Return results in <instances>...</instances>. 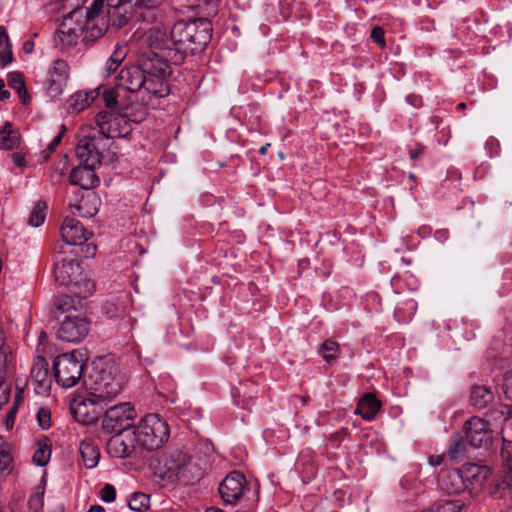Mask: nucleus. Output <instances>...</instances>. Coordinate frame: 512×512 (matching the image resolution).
Returning a JSON list of instances; mask_svg holds the SVG:
<instances>
[{
    "instance_id": "obj_56",
    "label": "nucleus",
    "mask_w": 512,
    "mask_h": 512,
    "mask_svg": "<svg viewBox=\"0 0 512 512\" xmlns=\"http://www.w3.org/2000/svg\"><path fill=\"white\" fill-rule=\"evenodd\" d=\"M423 151H424V146H422V145H417L415 148L410 149V151H409L410 159H412V160L418 159L423 154Z\"/></svg>"
},
{
    "instance_id": "obj_19",
    "label": "nucleus",
    "mask_w": 512,
    "mask_h": 512,
    "mask_svg": "<svg viewBox=\"0 0 512 512\" xmlns=\"http://www.w3.org/2000/svg\"><path fill=\"white\" fill-rule=\"evenodd\" d=\"M503 468L502 479L497 482L492 494L496 498L512 496V453L508 448L502 449Z\"/></svg>"
},
{
    "instance_id": "obj_62",
    "label": "nucleus",
    "mask_w": 512,
    "mask_h": 512,
    "mask_svg": "<svg viewBox=\"0 0 512 512\" xmlns=\"http://www.w3.org/2000/svg\"><path fill=\"white\" fill-rule=\"evenodd\" d=\"M4 87H5L4 81L2 79H0V100H6L10 96L9 91L5 90Z\"/></svg>"
},
{
    "instance_id": "obj_6",
    "label": "nucleus",
    "mask_w": 512,
    "mask_h": 512,
    "mask_svg": "<svg viewBox=\"0 0 512 512\" xmlns=\"http://www.w3.org/2000/svg\"><path fill=\"white\" fill-rule=\"evenodd\" d=\"M134 430L139 447L148 451L162 447L170 436L168 423L155 413L144 416Z\"/></svg>"
},
{
    "instance_id": "obj_59",
    "label": "nucleus",
    "mask_w": 512,
    "mask_h": 512,
    "mask_svg": "<svg viewBox=\"0 0 512 512\" xmlns=\"http://www.w3.org/2000/svg\"><path fill=\"white\" fill-rule=\"evenodd\" d=\"M12 160H13V163L18 167H22L25 165L24 156L20 153H13Z\"/></svg>"
},
{
    "instance_id": "obj_61",
    "label": "nucleus",
    "mask_w": 512,
    "mask_h": 512,
    "mask_svg": "<svg viewBox=\"0 0 512 512\" xmlns=\"http://www.w3.org/2000/svg\"><path fill=\"white\" fill-rule=\"evenodd\" d=\"M444 460V455H432L429 457V462L433 466H439Z\"/></svg>"
},
{
    "instance_id": "obj_63",
    "label": "nucleus",
    "mask_w": 512,
    "mask_h": 512,
    "mask_svg": "<svg viewBox=\"0 0 512 512\" xmlns=\"http://www.w3.org/2000/svg\"><path fill=\"white\" fill-rule=\"evenodd\" d=\"M502 390L506 399L510 400L512 404V386H502Z\"/></svg>"
},
{
    "instance_id": "obj_4",
    "label": "nucleus",
    "mask_w": 512,
    "mask_h": 512,
    "mask_svg": "<svg viewBox=\"0 0 512 512\" xmlns=\"http://www.w3.org/2000/svg\"><path fill=\"white\" fill-rule=\"evenodd\" d=\"M125 0H105L104 5L92 13V5L87 9V23L92 30V38H99L109 27L116 29L125 26L130 19Z\"/></svg>"
},
{
    "instance_id": "obj_60",
    "label": "nucleus",
    "mask_w": 512,
    "mask_h": 512,
    "mask_svg": "<svg viewBox=\"0 0 512 512\" xmlns=\"http://www.w3.org/2000/svg\"><path fill=\"white\" fill-rule=\"evenodd\" d=\"M449 233L446 229L437 230L435 233V238L440 242H444L448 239Z\"/></svg>"
},
{
    "instance_id": "obj_27",
    "label": "nucleus",
    "mask_w": 512,
    "mask_h": 512,
    "mask_svg": "<svg viewBox=\"0 0 512 512\" xmlns=\"http://www.w3.org/2000/svg\"><path fill=\"white\" fill-rule=\"evenodd\" d=\"M68 64L62 60L57 59L53 62V66L50 70L49 89L56 93L60 92L62 86L68 79Z\"/></svg>"
},
{
    "instance_id": "obj_35",
    "label": "nucleus",
    "mask_w": 512,
    "mask_h": 512,
    "mask_svg": "<svg viewBox=\"0 0 512 512\" xmlns=\"http://www.w3.org/2000/svg\"><path fill=\"white\" fill-rule=\"evenodd\" d=\"M84 4L85 0H61V8L64 13L63 15L74 16L77 19L84 18Z\"/></svg>"
},
{
    "instance_id": "obj_39",
    "label": "nucleus",
    "mask_w": 512,
    "mask_h": 512,
    "mask_svg": "<svg viewBox=\"0 0 512 512\" xmlns=\"http://www.w3.org/2000/svg\"><path fill=\"white\" fill-rule=\"evenodd\" d=\"M128 506L136 512H145L150 507V496L142 492H135L131 495Z\"/></svg>"
},
{
    "instance_id": "obj_52",
    "label": "nucleus",
    "mask_w": 512,
    "mask_h": 512,
    "mask_svg": "<svg viewBox=\"0 0 512 512\" xmlns=\"http://www.w3.org/2000/svg\"><path fill=\"white\" fill-rule=\"evenodd\" d=\"M509 429H512V419H507L502 428L503 442L512 443V435L509 434Z\"/></svg>"
},
{
    "instance_id": "obj_53",
    "label": "nucleus",
    "mask_w": 512,
    "mask_h": 512,
    "mask_svg": "<svg viewBox=\"0 0 512 512\" xmlns=\"http://www.w3.org/2000/svg\"><path fill=\"white\" fill-rule=\"evenodd\" d=\"M10 393L9 386H0V408L8 401Z\"/></svg>"
},
{
    "instance_id": "obj_25",
    "label": "nucleus",
    "mask_w": 512,
    "mask_h": 512,
    "mask_svg": "<svg viewBox=\"0 0 512 512\" xmlns=\"http://www.w3.org/2000/svg\"><path fill=\"white\" fill-rule=\"evenodd\" d=\"M439 486L447 494H459L466 490L461 470L455 469L442 474Z\"/></svg>"
},
{
    "instance_id": "obj_28",
    "label": "nucleus",
    "mask_w": 512,
    "mask_h": 512,
    "mask_svg": "<svg viewBox=\"0 0 512 512\" xmlns=\"http://www.w3.org/2000/svg\"><path fill=\"white\" fill-rule=\"evenodd\" d=\"M99 96V88L90 91H78L70 96L68 107L73 112L79 113L86 109Z\"/></svg>"
},
{
    "instance_id": "obj_54",
    "label": "nucleus",
    "mask_w": 512,
    "mask_h": 512,
    "mask_svg": "<svg viewBox=\"0 0 512 512\" xmlns=\"http://www.w3.org/2000/svg\"><path fill=\"white\" fill-rule=\"evenodd\" d=\"M43 495H44V492L32 496L29 500L30 506L34 509L41 507L43 504Z\"/></svg>"
},
{
    "instance_id": "obj_26",
    "label": "nucleus",
    "mask_w": 512,
    "mask_h": 512,
    "mask_svg": "<svg viewBox=\"0 0 512 512\" xmlns=\"http://www.w3.org/2000/svg\"><path fill=\"white\" fill-rule=\"evenodd\" d=\"M130 299L127 293L113 296L103 304V312L108 318H118L126 313Z\"/></svg>"
},
{
    "instance_id": "obj_32",
    "label": "nucleus",
    "mask_w": 512,
    "mask_h": 512,
    "mask_svg": "<svg viewBox=\"0 0 512 512\" xmlns=\"http://www.w3.org/2000/svg\"><path fill=\"white\" fill-rule=\"evenodd\" d=\"M20 144V134L13 130L9 122H6L0 130V149L12 150L18 148Z\"/></svg>"
},
{
    "instance_id": "obj_47",
    "label": "nucleus",
    "mask_w": 512,
    "mask_h": 512,
    "mask_svg": "<svg viewBox=\"0 0 512 512\" xmlns=\"http://www.w3.org/2000/svg\"><path fill=\"white\" fill-rule=\"evenodd\" d=\"M37 418L40 426L43 429H47L50 427V411L45 408H40L37 414Z\"/></svg>"
},
{
    "instance_id": "obj_9",
    "label": "nucleus",
    "mask_w": 512,
    "mask_h": 512,
    "mask_svg": "<svg viewBox=\"0 0 512 512\" xmlns=\"http://www.w3.org/2000/svg\"><path fill=\"white\" fill-rule=\"evenodd\" d=\"M135 417L136 411L131 403H119L106 410L102 419V427L108 433L126 431L129 430Z\"/></svg>"
},
{
    "instance_id": "obj_37",
    "label": "nucleus",
    "mask_w": 512,
    "mask_h": 512,
    "mask_svg": "<svg viewBox=\"0 0 512 512\" xmlns=\"http://www.w3.org/2000/svg\"><path fill=\"white\" fill-rule=\"evenodd\" d=\"M12 462L13 457L9 445L0 437V473L6 475L10 474L13 469Z\"/></svg>"
},
{
    "instance_id": "obj_42",
    "label": "nucleus",
    "mask_w": 512,
    "mask_h": 512,
    "mask_svg": "<svg viewBox=\"0 0 512 512\" xmlns=\"http://www.w3.org/2000/svg\"><path fill=\"white\" fill-rule=\"evenodd\" d=\"M11 354V349L4 342L3 331L0 328V384L4 383V373L6 370L7 357Z\"/></svg>"
},
{
    "instance_id": "obj_21",
    "label": "nucleus",
    "mask_w": 512,
    "mask_h": 512,
    "mask_svg": "<svg viewBox=\"0 0 512 512\" xmlns=\"http://www.w3.org/2000/svg\"><path fill=\"white\" fill-rule=\"evenodd\" d=\"M97 167H87L79 165L72 169L70 173V182L83 189H92L99 183V178L95 173Z\"/></svg>"
},
{
    "instance_id": "obj_23",
    "label": "nucleus",
    "mask_w": 512,
    "mask_h": 512,
    "mask_svg": "<svg viewBox=\"0 0 512 512\" xmlns=\"http://www.w3.org/2000/svg\"><path fill=\"white\" fill-rule=\"evenodd\" d=\"M497 370L494 380L501 379L503 382L512 384V357H496L488 361L484 366V371L493 373Z\"/></svg>"
},
{
    "instance_id": "obj_51",
    "label": "nucleus",
    "mask_w": 512,
    "mask_h": 512,
    "mask_svg": "<svg viewBox=\"0 0 512 512\" xmlns=\"http://www.w3.org/2000/svg\"><path fill=\"white\" fill-rule=\"evenodd\" d=\"M46 342H47V334L44 331H41L38 337V346L36 348V352L38 355H43L46 353Z\"/></svg>"
},
{
    "instance_id": "obj_58",
    "label": "nucleus",
    "mask_w": 512,
    "mask_h": 512,
    "mask_svg": "<svg viewBox=\"0 0 512 512\" xmlns=\"http://www.w3.org/2000/svg\"><path fill=\"white\" fill-rule=\"evenodd\" d=\"M16 411H17L16 406H13L11 408L10 412L8 413L7 419H6L7 427H12L14 425Z\"/></svg>"
},
{
    "instance_id": "obj_16",
    "label": "nucleus",
    "mask_w": 512,
    "mask_h": 512,
    "mask_svg": "<svg viewBox=\"0 0 512 512\" xmlns=\"http://www.w3.org/2000/svg\"><path fill=\"white\" fill-rule=\"evenodd\" d=\"M460 470L466 490H469L471 493H478L490 475V470L487 467L477 464L464 465Z\"/></svg>"
},
{
    "instance_id": "obj_14",
    "label": "nucleus",
    "mask_w": 512,
    "mask_h": 512,
    "mask_svg": "<svg viewBox=\"0 0 512 512\" xmlns=\"http://www.w3.org/2000/svg\"><path fill=\"white\" fill-rule=\"evenodd\" d=\"M90 330L88 320L83 316H67L61 323L57 335L66 342H80Z\"/></svg>"
},
{
    "instance_id": "obj_57",
    "label": "nucleus",
    "mask_w": 512,
    "mask_h": 512,
    "mask_svg": "<svg viewBox=\"0 0 512 512\" xmlns=\"http://www.w3.org/2000/svg\"><path fill=\"white\" fill-rule=\"evenodd\" d=\"M1 63L3 66L12 62V52L10 50L3 51L0 55Z\"/></svg>"
},
{
    "instance_id": "obj_15",
    "label": "nucleus",
    "mask_w": 512,
    "mask_h": 512,
    "mask_svg": "<svg viewBox=\"0 0 512 512\" xmlns=\"http://www.w3.org/2000/svg\"><path fill=\"white\" fill-rule=\"evenodd\" d=\"M245 486V476L233 471L220 483L219 494L225 503L235 504L243 496Z\"/></svg>"
},
{
    "instance_id": "obj_13",
    "label": "nucleus",
    "mask_w": 512,
    "mask_h": 512,
    "mask_svg": "<svg viewBox=\"0 0 512 512\" xmlns=\"http://www.w3.org/2000/svg\"><path fill=\"white\" fill-rule=\"evenodd\" d=\"M137 447L139 444L134 429L116 432L106 444L108 454L115 458L130 457Z\"/></svg>"
},
{
    "instance_id": "obj_43",
    "label": "nucleus",
    "mask_w": 512,
    "mask_h": 512,
    "mask_svg": "<svg viewBox=\"0 0 512 512\" xmlns=\"http://www.w3.org/2000/svg\"><path fill=\"white\" fill-rule=\"evenodd\" d=\"M433 506L436 512H459L462 508V504L458 500H439Z\"/></svg>"
},
{
    "instance_id": "obj_33",
    "label": "nucleus",
    "mask_w": 512,
    "mask_h": 512,
    "mask_svg": "<svg viewBox=\"0 0 512 512\" xmlns=\"http://www.w3.org/2000/svg\"><path fill=\"white\" fill-rule=\"evenodd\" d=\"M37 449L33 455V461L38 466H45L51 456V441L48 437L42 436L36 441Z\"/></svg>"
},
{
    "instance_id": "obj_48",
    "label": "nucleus",
    "mask_w": 512,
    "mask_h": 512,
    "mask_svg": "<svg viewBox=\"0 0 512 512\" xmlns=\"http://www.w3.org/2000/svg\"><path fill=\"white\" fill-rule=\"evenodd\" d=\"M165 0H135L133 7H143L146 9H154L160 6Z\"/></svg>"
},
{
    "instance_id": "obj_18",
    "label": "nucleus",
    "mask_w": 512,
    "mask_h": 512,
    "mask_svg": "<svg viewBox=\"0 0 512 512\" xmlns=\"http://www.w3.org/2000/svg\"><path fill=\"white\" fill-rule=\"evenodd\" d=\"M93 375L91 379L95 384L103 382L104 384H110L113 381H117L119 369L116 362L112 358L101 357L93 361Z\"/></svg>"
},
{
    "instance_id": "obj_45",
    "label": "nucleus",
    "mask_w": 512,
    "mask_h": 512,
    "mask_svg": "<svg viewBox=\"0 0 512 512\" xmlns=\"http://www.w3.org/2000/svg\"><path fill=\"white\" fill-rule=\"evenodd\" d=\"M119 93L113 89H105L103 92V100L108 108H114L117 105Z\"/></svg>"
},
{
    "instance_id": "obj_30",
    "label": "nucleus",
    "mask_w": 512,
    "mask_h": 512,
    "mask_svg": "<svg viewBox=\"0 0 512 512\" xmlns=\"http://www.w3.org/2000/svg\"><path fill=\"white\" fill-rule=\"evenodd\" d=\"M54 374H50L48 363L43 355H37L35 362L31 368L30 379L33 384H45L46 381L51 383Z\"/></svg>"
},
{
    "instance_id": "obj_34",
    "label": "nucleus",
    "mask_w": 512,
    "mask_h": 512,
    "mask_svg": "<svg viewBox=\"0 0 512 512\" xmlns=\"http://www.w3.org/2000/svg\"><path fill=\"white\" fill-rule=\"evenodd\" d=\"M467 443L468 442L465 441L461 435H453L449 443L447 456L451 460H458L463 458L467 453Z\"/></svg>"
},
{
    "instance_id": "obj_20",
    "label": "nucleus",
    "mask_w": 512,
    "mask_h": 512,
    "mask_svg": "<svg viewBox=\"0 0 512 512\" xmlns=\"http://www.w3.org/2000/svg\"><path fill=\"white\" fill-rule=\"evenodd\" d=\"M76 156L80 164L87 167H99L101 164V156L98 152L95 142L91 138L81 139L76 146Z\"/></svg>"
},
{
    "instance_id": "obj_12",
    "label": "nucleus",
    "mask_w": 512,
    "mask_h": 512,
    "mask_svg": "<svg viewBox=\"0 0 512 512\" xmlns=\"http://www.w3.org/2000/svg\"><path fill=\"white\" fill-rule=\"evenodd\" d=\"M86 30L87 34L92 37V30L87 23V10L84 18L77 19L74 16L63 15V19L58 26V35L60 41L64 45H73L77 42L81 34Z\"/></svg>"
},
{
    "instance_id": "obj_64",
    "label": "nucleus",
    "mask_w": 512,
    "mask_h": 512,
    "mask_svg": "<svg viewBox=\"0 0 512 512\" xmlns=\"http://www.w3.org/2000/svg\"><path fill=\"white\" fill-rule=\"evenodd\" d=\"M87 512H106L105 509L100 505H93Z\"/></svg>"
},
{
    "instance_id": "obj_17",
    "label": "nucleus",
    "mask_w": 512,
    "mask_h": 512,
    "mask_svg": "<svg viewBox=\"0 0 512 512\" xmlns=\"http://www.w3.org/2000/svg\"><path fill=\"white\" fill-rule=\"evenodd\" d=\"M61 237L69 245H81L89 239L90 233L79 220L67 217L61 227Z\"/></svg>"
},
{
    "instance_id": "obj_10",
    "label": "nucleus",
    "mask_w": 512,
    "mask_h": 512,
    "mask_svg": "<svg viewBox=\"0 0 512 512\" xmlns=\"http://www.w3.org/2000/svg\"><path fill=\"white\" fill-rule=\"evenodd\" d=\"M465 440L474 448H488L494 438L490 423L483 418L473 416L463 426Z\"/></svg>"
},
{
    "instance_id": "obj_22",
    "label": "nucleus",
    "mask_w": 512,
    "mask_h": 512,
    "mask_svg": "<svg viewBox=\"0 0 512 512\" xmlns=\"http://www.w3.org/2000/svg\"><path fill=\"white\" fill-rule=\"evenodd\" d=\"M171 73H147V77H145V86H143V90H145L149 95L161 98L165 97L169 94V87L166 82V77Z\"/></svg>"
},
{
    "instance_id": "obj_41",
    "label": "nucleus",
    "mask_w": 512,
    "mask_h": 512,
    "mask_svg": "<svg viewBox=\"0 0 512 512\" xmlns=\"http://www.w3.org/2000/svg\"><path fill=\"white\" fill-rule=\"evenodd\" d=\"M124 110L125 113H127L129 122L132 121L135 123H140L146 118L147 115L146 107L141 104L127 106Z\"/></svg>"
},
{
    "instance_id": "obj_31",
    "label": "nucleus",
    "mask_w": 512,
    "mask_h": 512,
    "mask_svg": "<svg viewBox=\"0 0 512 512\" xmlns=\"http://www.w3.org/2000/svg\"><path fill=\"white\" fill-rule=\"evenodd\" d=\"M80 454L86 468H94L100 459L98 446L90 439H84L80 442Z\"/></svg>"
},
{
    "instance_id": "obj_40",
    "label": "nucleus",
    "mask_w": 512,
    "mask_h": 512,
    "mask_svg": "<svg viewBox=\"0 0 512 512\" xmlns=\"http://www.w3.org/2000/svg\"><path fill=\"white\" fill-rule=\"evenodd\" d=\"M47 205L45 202H38L32 209L28 224L32 227H38L45 221Z\"/></svg>"
},
{
    "instance_id": "obj_2",
    "label": "nucleus",
    "mask_w": 512,
    "mask_h": 512,
    "mask_svg": "<svg viewBox=\"0 0 512 512\" xmlns=\"http://www.w3.org/2000/svg\"><path fill=\"white\" fill-rule=\"evenodd\" d=\"M155 476L159 479L182 485H192L203 476V470L187 451L179 448L169 450L163 464L156 468Z\"/></svg>"
},
{
    "instance_id": "obj_55",
    "label": "nucleus",
    "mask_w": 512,
    "mask_h": 512,
    "mask_svg": "<svg viewBox=\"0 0 512 512\" xmlns=\"http://www.w3.org/2000/svg\"><path fill=\"white\" fill-rule=\"evenodd\" d=\"M65 127L62 126V130L54 137L48 146L50 152L55 151L56 147L60 144Z\"/></svg>"
},
{
    "instance_id": "obj_24",
    "label": "nucleus",
    "mask_w": 512,
    "mask_h": 512,
    "mask_svg": "<svg viewBox=\"0 0 512 512\" xmlns=\"http://www.w3.org/2000/svg\"><path fill=\"white\" fill-rule=\"evenodd\" d=\"M382 407L381 401L374 393H365L357 403L355 414L360 415L364 420H373Z\"/></svg>"
},
{
    "instance_id": "obj_5",
    "label": "nucleus",
    "mask_w": 512,
    "mask_h": 512,
    "mask_svg": "<svg viewBox=\"0 0 512 512\" xmlns=\"http://www.w3.org/2000/svg\"><path fill=\"white\" fill-rule=\"evenodd\" d=\"M108 386H90L84 395H77L70 401V410L75 420L87 425L97 418L96 405H107L118 394V390H107Z\"/></svg>"
},
{
    "instance_id": "obj_38",
    "label": "nucleus",
    "mask_w": 512,
    "mask_h": 512,
    "mask_svg": "<svg viewBox=\"0 0 512 512\" xmlns=\"http://www.w3.org/2000/svg\"><path fill=\"white\" fill-rule=\"evenodd\" d=\"M8 85L10 88L14 89L21 101L26 104L27 101L29 100V95L27 93V90H26V87H25V84H24V81H23V78L21 76V74L19 73H10L8 75Z\"/></svg>"
},
{
    "instance_id": "obj_49",
    "label": "nucleus",
    "mask_w": 512,
    "mask_h": 512,
    "mask_svg": "<svg viewBox=\"0 0 512 512\" xmlns=\"http://www.w3.org/2000/svg\"><path fill=\"white\" fill-rule=\"evenodd\" d=\"M122 61V58L114 53L109 60L107 61L106 70L108 74H111L116 71V69L119 67L120 63Z\"/></svg>"
},
{
    "instance_id": "obj_8",
    "label": "nucleus",
    "mask_w": 512,
    "mask_h": 512,
    "mask_svg": "<svg viewBox=\"0 0 512 512\" xmlns=\"http://www.w3.org/2000/svg\"><path fill=\"white\" fill-rule=\"evenodd\" d=\"M84 369L83 354L74 350L56 357L53 363L57 384H78Z\"/></svg>"
},
{
    "instance_id": "obj_29",
    "label": "nucleus",
    "mask_w": 512,
    "mask_h": 512,
    "mask_svg": "<svg viewBox=\"0 0 512 512\" xmlns=\"http://www.w3.org/2000/svg\"><path fill=\"white\" fill-rule=\"evenodd\" d=\"M495 401V392L489 386H473L470 402L477 409L486 408Z\"/></svg>"
},
{
    "instance_id": "obj_46",
    "label": "nucleus",
    "mask_w": 512,
    "mask_h": 512,
    "mask_svg": "<svg viewBox=\"0 0 512 512\" xmlns=\"http://www.w3.org/2000/svg\"><path fill=\"white\" fill-rule=\"evenodd\" d=\"M100 497L104 502H113L116 498L115 487L111 484H106L100 492Z\"/></svg>"
},
{
    "instance_id": "obj_7",
    "label": "nucleus",
    "mask_w": 512,
    "mask_h": 512,
    "mask_svg": "<svg viewBox=\"0 0 512 512\" xmlns=\"http://www.w3.org/2000/svg\"><path fill=\"white\" fill-rule=\"evenodd\" d=\"M53 274L60 285L69 287L73 293L83 298L88 297L94 291V284L89 280L83 283L84 289L82 290L79 283L81 268L79 263L73 259L57 261L53 267Z\"/></svg>"
},
{
    "instance_id": "obj_36",
    "label": "nucleus",
    "mask_w": 512,
    "mask_h": 512,
    "mask_svg": "<svg viewBox=\"0 0 512 512\" xmlns=\"http://www.w3.org/2000/svg\"><path fill=\"white\" fill-rule=\"evenodd\" d=\"M319 354L326 363L332 364L339 356V344L333 339H328L321 345Z\"/></svg>"
},
{
    "instance_id": "obj_1",
    "label": "nucleus",
    "mask_w": 512,
    "mask_h": 512,
    "mask_svg": "<svg viewBox=\"0 0 512 512\" xmlns=\"http://www.w3.org/2000/svg\"><path fill=\"white\" fill-rule=\"evenodd\" d=\"M212 25L206 18L178 21L170 30L162 24L151 26L145 43L169 67L180 65L188 52L206 46L211 39Z\"/></svg>"
},
{
    "instance_id": "obj_11",
    "label": "nucleus",
    "mask_w": 512,
    "mask_h": 512,
    "mask_svg": "<svg viewBox=\"0 0 512 512\" xmlns=\"http://www.w3.org/2000/svg\"><path fill=\"white\" fill-rule=\"evenodd\" d=\"M96 124L100 133L107 138L125 137L131 131L130 122L125 112L124 114L99 112L96 116Z\"/></svg>"
},
{
    "instance_id": "obj_44",
    "label": "nucleus",
    "mask_w": 512,
    "mask_h": 512,
    "mask_svg": "<svg viewBox=\"0 0 512 512\" xmlns=\"http://www.w3.org/2000/svg\"><path fill=\"white\" fill-rule=\"evenodd\" d=\"M246 386H233L231 389V396L236 405H245L246 403V391H242L241 388Z\"/></svg>"
},
{
    "instance_id": "obj_3",
    "label": "nucleus",
    "mask_w": 512,
    "mask_h": 512,
    "mask_svg": "<svg viewBox=\"0 0 512 512\" xmlns=\"http://www.w3.org/2000/svg\"><path fill=\"white\" fill-rule=\"evenodd\" d=\"M156 71L163 74L172 72L171 67L164 64L155 52L148 48L141 55L139 65L121 69L116 78V87L118 90L122 89L131 93L138 92L145 86L147 73H155Z\"/></svg>"
},
{
    "instance_id": "obj_50",
    "label": "nucleus",
    "mask_w": 512,
    "mask_h": 512,
    "mask_svg": "<svg viewBox=\"0 0 512 512\" xmlns=\"http://www.w3.org/2000/svg\"><path fill=\"white\" fill-rule=\"evenodd\" d=\"M371 38L378 45H385L384 30L381 27L376 26L372 29Z\"/></svg>"
}]
</instances>
